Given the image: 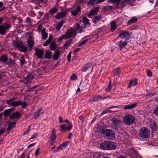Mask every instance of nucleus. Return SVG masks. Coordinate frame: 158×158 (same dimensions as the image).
Masks as SVG:
<instances>
[{
    "instance_id": "1",
    "label": "nucleus",
    "mask_w": 158,
    "mask_h": 158,
    "mask_svg": "<svg viewBox=\"0 0 158 158\" xmlns=\"http://www.w3.org/2000/svg\"><path fill=\"white\" fill-rule=\"evenodd\" d=\"M116 145L115 143L112 141H104L100 145V148L104 150H111L115 149Z\"/></svg>"
},
{
    "instance_id": "2",
    "label": "nucleus",
    "mask_w": 158,
    "mask_h": 158,
    "mask_svg": "<svg viewBox=\"0 0 158 158\" xmlns=\"http://www.w3.org/2000/svg\"><path fill=\"white\" fill-rule=\"evenodd\" d=\"M107 3L108 4L112 3L115 5L118 8H123L126 6L127 3L128 4V0H108Z\"/></svg>"
},
{
    "instance_id": "3",
    "label": "nucleus",
    "mask_w": 158,
    "mask_h": 158,
    "mask_svg": "<svg viewBox=\"0 0 158 158\" xmlns=\"http://www.w3.org/2000/svg\"><path fill=\"white\" fill-rule=\"evenodd\" d=\"M98 131L100 133L105 135L107 137L113 139L115 137L114 132L111 129H106L104 130L103 128L99 129Z\"/></svg>"
},
{
    "instance_id": "4",
    "label": "nucleus",
    "mask_w": 158,
    "mask_h": 158,
    "mask_svg": "<svg viewBox=\"0 0 158 158\" xmlns=\"http://www.w3.org/2000/svg\"><path fill=\"white\" fill-rule=\"evenodd\" d=\"M135 121L134 117L130 114H127L123 118V121L127 125L132 124Z\"/></svg>"
},
{
    "instance_id": "5",
    "label": "nucleus",
    "mask_w": 158,
    "mask_h": 158,
    "mask_svg": "<svg viewBox=\"0 0 158 158\" xmlns=\"http://www.w3.org/2000/svg\"><path fill=\"white\" fill-rule=\"evenodd\" d=\"M150 133V131L147 128L143 127L139 130V136L143 139H146L149 137Z\"/></svg>"
},
{
    "instance_id": "6",
    "label": "nucleus",
    "mask_w": 158,
    "mask_h": 158,
    "mask_svg": "<svg viewBox=\"0 0 158 158\" xmlns=\"http://www.w3.org/2000/svg\"><path fill=\"white\" fill-rule=\"evenodd\" d=\"M76 35V32L74 30V28L70 27L64 34V36L65 39H68L75 36Z\"/></svg>"
},
{
    "instance_id": "7",
    "label": "nucleus",
    "mask_w": 158,
    "mask_h": 158,
    "mask_svg": "<svg viewBox=\"0 0 158 158\" xmlns=\"http://www.w3.org/2000/svg\"><path fill=\"white\" fill-rule=\"evenodd\" d=\"M10 24L7 23H5L3 25H0V34L2 35H5L6 30L10 28Z\"/></svg>"
},
{
    "instance_id": "8",
    "label": "nucleus",
    "mask_w": 158,
    "mask_h": 158,
    "mask_svg": "<svg viewBox=\"0 0 158 158\" xmlns=\"http://www.w3.org/2000/svg\"><path fill=\"white\" fill-rule=\"evenodd\" d=\"M119 37L122 39L125 38L128 40L131 38L130 32L126 31L121 30L119 33Z\"/></svg>"
},
{
    "instance_id": "9",
    "label": "nucleus",
    "mask_w": 158,
    "mask_h": 158,
    "mask_svg": "<svg viewBox=\"0 0 158 158\" xmlns=\"http://www.w3.org/2000/svg\"><path fill=\"white\" fill-rule=\"evenodd\" d=\"M112 127L113 129H116L119 127L121 123V121L118 118H113L111 120Z\"/></svg>"
},
{
    "instance_id": "10",
    "label": "nucleus",
    "mask_w": 158,
    "mask_h": 158,
    "mask_svg": "<svg viewBox=\"0 0 158 158\" xmlns=\"http://www.w3.org/2000/svg\"><path fill=\"white\" fill-rule=\"evenodd\" d=\"M85 27L83 26H81L78 23L76 24V27H74V30L76 32V35L77 33L81 34L82 32L84 33L85 31L83 30Z\"/></svg>"
},
{
    "instance_id": "11",
    "label": "nucleus",
    "mask_w": 158,
    "mask_h": 158,
    "mask_svg": "<svg viewBox=\"0 0 158 158\" xmlns=\"http://www.w3.org/2000/svg\"><path fill=\"white\" fill-rule=\"evenodd\" d=\"M129 155L131 158H139V156L137 152L131 148L128 150Z\"/></svg>"
},
{
    "instance_id": "12",
    "label": "nucleus",
    "mask_w": 158,
    "mask_h": 158,
    "mask_svg": "<svg viewBox=\"0 0 158 158\" xmlns=\"http://www.w3.org/2000/svg\"><path fill=\"white\" fill-rule=\"evenodd\" d=\"M17 98L15 97H13L11 99L6 101V104L9 105H11L13 107H16L17 106V101H15L16 100Z\"/></svg>"
},
{
    "instance_id": "13",
    "label": "nucleus",
    "mask_w": 158,
    "mask_h": 158,
    "mask_svg": "<svg viewBox=\"0 0 158 158\" xmlns=\"http://www.w3.org/2000/svg\"><path fill=\"white\" fill-rule=\"evenodd\" d=\"M69 143V141H66L62 144L57 148L54 151V152H56L59 151V150H62L64 149L67 146L68 144Z\"/></svg>"
},
{
    "instance_id": "14",
    "label": "nucleus",
    "mask_w": 158,
    "mask_h": 158,
    "mask_svg": "<svg viewBox=\"0 0 158 158\" xmlns=\"http://www.w3.org/2000/svg\"><path fill=\"white\" fill-rule=\"evenodd\" d=\"M35 54L38 58H41L43 57L44 52L42 49L36 48L35 49Z\"/></svg>"
},
{
    "instance_id": "15",
    "label": "nucleus",
    "mask_w": 158,
    "mask_h": 158,
    "mask_svg": "<svg viewBox=\"0 0 158 158\" xmlns=\"http://www.w3.org/2000/svg\"><path fill=\"white\" fill-rule=\"evenodd\" d=\"M52 40V36L50 35V50L52 51L55 50L58 48V45L55 41L51 43Z\"/></svg>"
},
{
    "instance_id": "16",
    "label": "nucleus",
    "mask_w": 158,
    "mask_h": 158,
    "mask_svg": "<svg viewBox=\"0 0 158 158\" xmlns=\"http://www.w3.org/2000/svg\"><path fill=\"white\" fill-rule=\"evenodd\" d=\"M20 112L18 111H16L12 114L10 116V118L13 119L15 118H18L21 116Z\"/></svg>"
},
{
    "instance_id": "17",
    "label": "nucleus",
    "mask_w": 158,
    "mask_h": 158,
    "mask_svg": "<svg viewBox=\"0 0 158 158\" xmlns=\"http://www.w3.org/2000/svg\"><path fill=\"white\" fill-rule=\"evenodd\" d=\"M81 9V6H78L71 11V14L73 16H76L79 12H80Z\"/></svg>"
},
{
    "instance_id": "18",
    "label": "nucleus",
    "mask_w": 158,
    "mask_h": 158,
    "mask_svg": "<svg viewBox=\"0 0 158 158\" xmlns=\"http://www.w3.org/2000/svg\"><path fill=\"white\" fill-rule=\"evenodd\" d=\"M56 130L53 129L52 130L51 135V139H52V142H50V145H52L54 143V142L56 139Z\"/></svg>"
},
{
    "instance_id": "19",
    "label": "nucleus",
    "mask_w": 158,
    "mask_h": 158,
    "mask_svg": "<svg viewBox=\"0 0 158 158\" xmlns=\"http://www.w3.org/2000/svg\"><path fill=\"white\" fill-rule=\"evenodd\" d=\"M72 128V124H70L68 126H66L64 124L60 126V131L61 132L65 131L66 130L70 131L71 130Z\"/></svg>"
},
{
    "instance_id": "20",
    "label": "nucleus",
    "mask_w": 158,
    "mask_h": 158,
    "mask_svg": "<svg viewBox=\"0 0 158 158\" xmlns=\"http://www.w3.org/2000/svg\"><path fill=\"white\" fill-rule=\"evenodd\" d=\"M66 14V11L59 12L55 16V18L58 19H60L65 16Z\"/></svg>"
},
{
    "instance_id": "21",
    "label": "nucleus",
    "mask_w": 158,
    "mask_h": 158,
    "mask_svg": "<svg viewBox=\"0 0 158 158\" xmlns=\"http://www.w3.org/2000/svg\"><path fill=\"white\" fill-rule=\"evenodd\" d=\"M110 31L114 32L117 28V23L115 21H113L110 23Z\"/></svg>"
},
{
    "instance_id": "22",
    "label": "nucleus",
    "mask_w": 158,
    "mask_h": 158,
    "mask_svg": "<svg viewBox=\"0 0 158 158\" xmlns=\"http://www.w3.org/2000/svg\"><path fill=\"white\" fill-rule=\"evenodd\" d=\"M133 84L134 86L138 84L137 79H135L134 80H132L131 81L129 82L127 88H130L132 87Z\"/></svg>"
},
{
    "instance_id": "23",
    "label": "nucleus",
    "mask_w": 158,
    "mask_h": 158,
    "mask_svg": "<svg viewBox=\"0 0 158 158\" xmlns=\"http://www.w3.org/2000/svg\"><path fill=\"white\" fill-rule=\"evenodd\" d=\"M91 64L87 63L82 68L81 70L82 72H86L88 71L91 68Z\"/></svg>"
},
{
    "instance_id": "24",
    "label": "nucleus",
    "mask_w": 158,
    "mask_h": 158,
    "mask_svg": "<svg viewBox=\"0 0 158 158\" xmlns=\"http://www.w3.org/2000/svg\"><path fill=\"white\" fill-rule=\"evenodd\" d=\"M34 78V77L33 75L30 73L28 74L25 78V80L27 83H29Z\"/></svg>"
},
{
    "instance_id": "25",
    "label": "nucleus",
    "mask_w": 158,
    "mask_h": 158,
    "mask_svg": "<svg viewBox=\"0 0 158 158\" xmlns=\"http://www.w3.org/2000/svg\"><path fill=\"white\" fill-rule=\"evenodd\" d=\"M13 45L15 47L20 48L23 46V43L20 41H16L13 42Z\"/></svg>"
},
{
    "instance_id": "26",
    "label": "nucleus",
    "mask_w": 158,
    "mask_h": 158,
    "mask_svg": "<svg viewBox=\"0 0 158 158\" xmlns=\"http://www.w3.org/2000/svg\"><path fill=\"white\" fill-rule=\"evenodd\" d=\"M99 8L98 7H95L94 9L91 10L89 14L88 15V16L93 15H95L98 11Z\"/></svg>"
},
{
    "instance_id": "27",
    "label": "nucleus",
    "mask_w": 158,
    "mask_h": 158,
    "mask_svg": "<svg viewBox=\"0 0 158 158\" xmlns=\"http://www.w3.org/2000/svg\"><path fill=\"white\" fill-rule=\"evenodd\" d=\"M15 110L14 108H11L5 110L3 112V114L5 116H8L9 115L11 112Z\"/></svg>"
},
{
    "instance_id": "28",
    "label": "nucleus",
    "mask_w": 158,
    "mask_h": 158,
    "mask_svg": "<svg viewBox=\"0 0 158 158\" xmlns=\"http://www.w3.org/2000/svg\"><path fill=\"white\" fill-rule=\"evenodd\" d=\"M137 103H135L132 104L126 105L124 106L125 109H131L134 108L137 106Z\"/></svg>"
},
{
    "instance_id": "29",
    "label": "nucleus",
    "mask_w": 158,
    "mask_h": 158,
    "mask_svg": "<svg viewBox=\"0 0 158 158\" xmlns=\"http://www.w3.org/2000/svg\"><path fill=\"white\" fill-rule=\"evenodd\" d=\"M83 23L84 25V27H86L87 26H90V23L89 22V20L86 17H84L82 18Z\"/></svg>"
},
{
    "instance_id": "30",
    "label": "nucleus",
    "mask_w": 158,
    "mask_h": 158,
    "mask_svg": "<svg viewBox=\"0 0 158 158\" xmlns=\"http://www.w3.org/2000/svg\"><path fill=\"white\" fill-rule=\"evenodd\" d=\"M127 43L126 41L123 42L122 40H120L118 42L119 47L122 49L127 45Z\"/></svg>"
},
{
    "instance_id": "31",
    "label": "nucleus",
    "mask_w": 158,
    "mask_h": 158,
    "mask_svg": "<svg viewBox=\"0 0 158 158\" xmlns=\"http://www.w3.org/2000/svg\"><path fill=\"white\" fill-rule=\"evenodd\" d=\"M60 52L59 50H57L54 53L52 58L55 60H57L58 59L60 55Z\"/></svg>"
},
{
    "instance_id": "32",
    "label": "nucleus",
    "mask_w": 158,
    "mask_h": 158,
    "mask_svg": "<svg viewBox=\"0 0 158 158\" xmlns=\"http://www.w3.org/2000/svg\"><path fill=\"white\" fill-rule=\"evenodd\" d=\"M41 34L42 38L44 40H46L48 38V34L46 32L45 28L42 29Z\"/></svg>"
},
{
    "instance_id": "33",
    "label": "nucleus",
    "mask_w": 158,
    "mask_h": 158,
    "mask_svg": "<svg viewBox=\"0 0 158 158\" xmlns=\"http://www.w3.org/2000/svg\"><path fill=\"white\" fill-rule=\"evenodd\" d=\"M16 124V122H14L10 123L8 125L7 130H8L10 131L14 127Z\"/></svg>"
},
{
    "instance_id": "34",
    "label": "nucleus",
    "mask_w": 158,
    "mask_h": 158,
    "mask_svg": "<svg viewBox=\"0 0 158 158\" xmlns=\"http://www.w3.org/2000/svg\"><path fill=\"white\" fill-rule=\"evenodd\" d=\"M18 104H17V106L21 105L22 107L23 108H25L27 106V104L25 102H22L20 101H17Z\"/></svg>"
},
{
    "instance_id": "35",
    "label": "nucleus",
    "mask_w": 158,
    "mask_h": 158,
    "mask_svg": "<svg viewBox=\"0 0 158 158\" xmlns=\"http://www.w3.org/2000/svg\"><path fill=\"white\" fill-rule=\"evenodd\" d=\"M26 61L25 60V58L23 56H22L20 57V64L21 66H22L24 64H26Z\"/></svg>"
},
{
    "instance_id": "36",
    "label": "nucleus",
    "mask_w": 158,
    "mask_h": 158,
    "mask_svg": "<svg viewBox=\"0 0 158 158\" xmlns=\"http://www.w3.org/2000/svg\"><path fill=\"white\" fill-rule=\"evenodd\" d=\"M8 59V57L6 55H3L0 57V60L3 62V63L7 62Z\"/></svg>"
},
{
    "instance_id": "37",
    "label": "nucleus",
    "mask_w": 158,
    "mask_h": 158,
    "mask_svg": "<svg viewBox=\"0 0 158 158\" xmlns=\"http://www.w3.org/2000/svg\"><path fill=\"white\" fill-rule=\"evenodd\" d=\"M102 17L101 15L97 16L94 17V24H96L99 20L102 19Z\"/></svg>"
},
{
    "instance_id": "38",
    "label": "nucleus",
    "mask_w": 158,
    "mask_h": 158,
    "mask_svg": "<svg viewBox=\"0 0 158 158\" xmlns=\"http://www.w3.org/2000/svg\"><path fill=\"white\" fill-rule=\"evenodd\" d=\"M65 22L64 20H61L58 23L56 26V28L57 30H59L62 27L63 24Z\"/></svg>"
},
{
    "instance_id": "39",
    "label": "nucleus",
    "mask_w": 158,
    "mask_h": 158,
    "mask_svg": "<svg viewBox=\"0 0 158 158\" xmlns=\"http://www.w3.org/2000/svg\"><path fill=\"white\" fill-rule=\"evenodd\" d=\"M150 127L152 130L153 131H155L157 128V126L156 123L153 122H151L150 123Z\"/></svg>"
},
{
    "instance_id": "40",
    "label": "nucleus",
    "mask_w": 158,
    "mask_h": 158,
    "mask_svg": "<svg viewBox=\"0 0 158 158\" xmlns=\"http://www.w3.org/2000/svg\"><path fill=\"white\" fill-rule=\"evenodd\" d=\"M138 19L136 17H133L128 22V23L131 24L135 23L137 22Z\"/></svg>"
},
{
    "instance_id": "41",
    "label": "nucleus",
    "mask_w": 158,
    "mask_h": 158,
    "mask_svg": "<svg viewBox=\"0 0 158 158\" xmlns=\"http://www.w3.org/2000/svg\"><path fill=\"white\" fill-rule=\"evenodd\" d=\"M103 100V97H101L99 95L96 96L93 99V101L94 102H96L98 100Z\"/></svg>"
},
{
    "instance_id": "42",
    "label": "nucleus",
    "mask_w": 158,
    "mask_h": 158,
    "mask_svg": "<svg viewBox=\"0 0 158 158\" xmlns=\"http://www.w3.org/2000/svg\"><path fill=\"white\" fill-rule=\"evenodd\" d=\"M95 3L97 4V0H90L87 3V5L88 6H93Z\"/></svg>"
},
{
    "instance_id": "43",
    "label": "nucleus",
    "mask_w": 158,
    "mask_h": 158,
    "mask_svg": "<svg viewBox=\"0 0 158 158\" xmlns=\"http://www.w3.org/2000/svg\"><path fill=\"white\" fill-rule=\"evenodd\" d=\"M15 61L14 60L11 59H9L7 63V64L10 66L13 65L15 64Z\"/></svg>"
},
{
    "instance_id": "44",
    "label": "nucleus",
    "mask_w": 158,
    "mask_h": 158,
    "mask_svg": "<svg viewBox=\"0 0 158 158\" xmlns=\"http://www.w3.org/2000/svg\"><path fill=\"white\" fill-rule=\"evenodd\" d=\"M27 44L29 48H31L33 46L34 43L32 40H27Z\"/></svg>"
},
{
    "instance_id": "45",
    "label": "nucleus",
    "mask_w": 158,
    "mask_h": 158,
    "mask_svg": "<svg viewBox=\"0 0 158 158\" xmlns=\"http://www.w3.org/2000/svg\"><path fill=\"white\" fill-rule=\"evenodd\" d=\"M111 81L110 80L109 81V84L108 85L107 87L105 89V90L106 91H110L111 88Z\"/></svg>"
},
{
    "instance_id": "46",
    "label": "nucleus",
    "mask_w": 158,
    "mask_h": 158,
    "mask_svg": "<svg viewBox=\"0 0 158 158\" xmlns=\"http://www.w3.org/2000/svg\"><path fill=\"white\" fill-rule=\"evenodd\" d=\"M96 156L97 158H105L104 154L101 152L97 153Z\"/></svg>"
},
{
    "instance_id": "47",
    "label": "nucleus",
    "mask_w": 158,
    "mask_h": 158,
    "mask_svg": "<svg viewBox=\"0 0 158 158\" xmlns=\"http://www.w3.org/2000/svg\"><path fill=\"white\" fill-rule=\"evenodd\" d=\"M88 39H86L85 40L82 41L80 44L78 45V47H81V45H85L88 41Z\"/></svg>"
},
{
    "instance_id": "48",
    "label": "nucleus",
    "mask_w": 158,
    "mask_h": 158,
    "mask_svg": "<svg viewBox=\"0 0 158 158\" xmlns=\"http://www.w3.org/2000/svg\"><path fill=\"white\" fill-rule=\"evenodd\" d=\"M43 26L42 24H40L38 27L37 30L39 33H42Z\"/></svg>"
},
{
    "instance_id": "49",
    "label": "nucleus",
    "mask_w": 158,
    "mask_h": 158,
    "mask_svg": "<svg viewBox=\"0 0 158 158\" xmlns=\"http://www.w3.org/2000/svg\"><path fill=\"white\" fill-rule=\"evenodd\" d=\"M58 11L57 9L56 8H54L53 9H52L50 11V14H53L56 13Z\"/></svg>"
},
{
    "instance_id": "50",
    "label": "nucleus",
    "mask_w": 158,
    "mask_h": 158,
    "mask_svg": "<svg viewBox=\"0 0 158 158\" xmlns=\"http://www.w3.org/2000/svg\"><path fill=\"white\" fill-rule=\"evenodd\" d=\"M20 48H21V52H25L27 51V48L26 47H25L23 45V46Z\"/></svg>"
},
{
    "instance_id": "51",
    "label": "nucleus",
    "mask_w": 158,
    "mask_h": 158,
    "mask_svg": "<svg viewBox=\"0 0 158 158\" xmlns=\"http://www.w3.org/2000/svg\"><path fill=\"white\" fill-rule=\"evenodd\" d=\"M72 40H71L70 41H68L66 42L64 45V46L66 48H67L71 44V42Z\"/></svg>"
},
{
    "instance_id": "52",
    "label": "nucleus",
    "mask_w": 158,
    "mask_h": 158,
    "mask_svg": "<svg viewBox=\"0 0 158 158\" xmlns=\"http://www.w3.org/2000/svg\"><path fill=\"white\" fill-rule=\"evenodd\" d=\"M46 59L49 58V51L48 50L45 53L44 55Z\"/></svg>"
},
{
    "instance_id": "53",
    "label": "nucleus",
    "mask_w": 158,
    "mask_h": 158,
    "mask_svg": "<svg viewBox=\"0 0 158 158\" xmlns=\"http://www.w3.org/2000/svg\"><path fill=\"white\" fill-rule=\"evenodd\" d=\"M102 35L101 34H100V33H98L96 34H94L93 35V37L95 38V39H97V38L98 37H100V36H101Z\"/></svg>"
},
{
    "instance_id": "54",
    "label": "nucleus",
    "mask_w": 158,
    "mask_h": 158,
    "mask_svg": "<svg viewBox=\"0 0 158 158\" xmlns=\"http://www.w3.org/2000/svg\"><path fill=\"white\" fill-rule=\"evenodd\" d=\"M40 116L39 113L38 112H35L34 114V118L35 119H37L38 117Z\"/></svg>"
},
{
    "instance_id": "55",
    "label": "nucleus",
    "mask_w": 158,
    "mask_h": 158,
    "mask_svg": "<svg viewBox=\"0 0 158 158\" xmlns=\"http://www.w3.org/2000/svg\"><path fill=\"white\" fill-rule=\"evenodd\" d=\"M120 72V69H115L114 71V76L115 75H117Z\"/></svg>"
},
{
    "instance_id": "56",
    "label": "nucleus",
    "mask_w": 158,
    "mask_h": 158,
    "mask_svg": "<svg viewBox=\"0 0 158 158\" xmlns=\"http://www.w3.org/2000/svg\"><path fill=\"white\" fill-rule=\"evenodd\" d=\"M49 44V37L43 44L44 46H46Z\"/></svg>"
},
{
    "instance_id": "57",
    "label": "nucleus",
    "mask_w": 158,
    "mask_h": 158,
    "mask_svg": "<svg viewBox=\"0 0 158 158\" xmlns=\"http://www.w3.org/2000/svg\"><path fill=\"white\" fill-rule=\"evenodd\" d=\"M30 126H29L27 128V130L26 131H24L23 132V135H25L27 133H28L30 131Z\"/></svg>"
},
{
    "instance_id": "58",
    "label": "nucleus",
    "mask_w": 158,
    "mask_h": 158,
    "mask_svg": "<svg viewBox=\"0 0 158 158\" xmlns=\"http://www.w3.org/2000/svg\"><path fill=\"white\" fill-rule=\"evenodd\" d=\"M37 112L39 113L40 115L41 114L44 113L43 109L42 108H40L39 109H38Z\"/></svg>"
},
{
    "instance_id": "59",
    "label": "nucleus",
    "mask_w": 158,
    "mask_h": 158,
    "mask_svg": "<svg viewBox=\"0 0 158 158\" xmlns=\"http://www.w3.org/2000/svg\"><path fill=\"white\" fill-rule=\"evenodd\" d=\"M154 113L156 115L158 116V106L156 107L154 110Z\"/></svg>"
},
{
    "instance_id": "60",
    "label": "nucleus",
    "mask_w": 158,
    "mask_h": 158,
    "mask_svg": "<svg viewBox=\"0 0 158 158\" xmlns=\"http://www.w3.org/2000/svg\"><path fill=\"white\" fill-rule=\"evenodd\" d=\"M77 78L75 74H73L71 77L70 78L72 80H76Z\"/></svg>"
},
{
    "instance_id": "61",
    "label": "nucleus",
    "mask_w": 158,
    "mask_h": 158,
    "mask_svg": "<svg viewBox=\"0 0 158 158\" xmlns=\"http://www.w3.org/2000/svg\"><path fill=\"white\" fill-rule=\"evenodd\" d=\"M40 148H37L35 150V155L36 156H37L39 155Z\"/></svg>"
},
{
    "instance_id": "62",
    "label": "nucleus",
    "mask_w": 158,
    "mask_h": 158,
    "mask_svg": "<svg viewBox=\"0 0 158 158\" xmlns=\"http://www.w3.org/2000/svg\"><path fill=\"white\" fill-rule=\"evenodd\" d=\"M71 58V52H70L69 53L68 55V57H67L68 61V62H69L70 61Z\"/></svg>"
},
{
    "instance_id": "63",
    "label": "nucleus",
    "mask_w": 158,
    "mask_h": 158,
    "mask_svg": "<svg viewBox=\"0 0 158 158\" xmlns=\"http://www.w3.org/2000/svg\"><path fill=\"white\" fill-rule=\"evenodd\" d=\"M147 75L148 76L151 77L152 76V73L150 70H148L147 72Z\"/></svg>"
},
{
    "instance_id": "64",
    "label": "nucleus",
    "mask_w": 158,
    "mask_h": 158,
    "mask_svg": "<svg viewBox=\"0 0 158 158\" xmlns=\"http://www.w3.org/2000/svg\"><path fill=\"white\" fill-rule=\"evenodd\" d=\"M108 10L107 9V8L106 6L103 7V8L102 9V11L104 12H105Z\"/></svg>"
}]
</instances>
